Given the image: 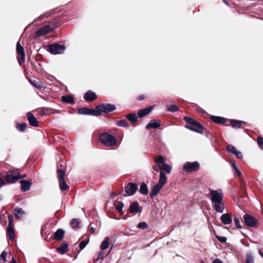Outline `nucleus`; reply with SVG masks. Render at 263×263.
I'll return each instance as SVG.
<instances>
[{"mask_svg":"<svg viewBox=\"0 0 263 263\" xmlns=\"http://www.w3.org/2000/svg\"><path fill=\"white\" fill-rule=\"evenodd\" d=\"M209 198L214 210L217 213L223 212L225 205L223 201V193L220 189L214 190L210 189Z\"/></svg>","mask_w":263,"mask_h":263,"instance_id":"obj_1","label":"nucleus"},{"mask_svg":"<svg viewBox=\"0 0 263 263\" xmlns=\"http://www.w3.org/2000/svg\"><path fill=\"white\" fill-rule=\"evenodd\" d=\"M167 179V178L165 173L163 172H160L158 182L151 189L149 194L151 198H153L158 194L159 191L166 183Z\"/></svg>","mask_w":263,"mask_h":263,"instance_id":"obj_2","label":"nucleus"},{"mask_svg":"<svg viewBox=\"0 0 263 263\" xmlns=\"http://www.w3.org/2000/svg\"><path fill=\"white\" fill-rule=\"evenodd\" d=\"M100 140L101 143L106 146L116 145L117 142L115 137L107 133H104L101 134Z\"/></svg>","mask_w":263,"mask_h":263,"instance_id":"obj_3","label":"nucleus"},{"mask_svg":"<svg viewBox=\"0 0 263 263\" xmlns=\"http://www.w3.org/2000/svg\"><path fill=\"white\" fill-rule=\"evenodd\" d=\"M5 179L7 183L12 184L17 182L21 177L17 171L10 170L7 172Z\"/></svg>","mask_w":263,"mask_h":263,"instance_id":"obj_4","label":"nucleus"},{"mask_svg":"<svg viewBox=\"0 0 263 263\" xmlns=\"http://www.w3.org/2000/svg\"><path fill=\"white\" fill-rule=\"evenodd\" d=\"M96 108L97 109L96 111H99L101 115L102 112L108 114L115 110L116 107L114 105L111 104L102 103L96 106Z\"/></svg>","mask_w":263,"mask_h":263,"instance_id":"obj_5","label":"nucleus"},{"mask_svg":"<svg viewBox=\"0 0 263 263\" xmlns=\"http://www.w3.org/2000/svg\"><path fill=\"white\" fill-rule=\"evenodd\" d=\"M49 51L52 54H61L64 52L65 47L59 44H52L48 46Z\"/></svg>","mask_w":263,"mask_h":263,"instance_id":"obj_6","label":"nucleus"},{"mask_svg":"<svg viewBox=\"0 0 263 263\" xmlns=\"http://www.w3.org/2000/svg\"><path fill=\"white\" fill-rule=\"evenodd\" d=\"M243 219L244 223L248 227L250 228H255L256 226L257 219L255 217L250 214H246L243 215Z\"/></svg>","mask_w":263,"mask_h":263,"instance_id":"obj_7","label":"nucleus"},{"mask_svg":"<svg viewBox=\"0 0 263 263\" xmlns=\"http://www.w3.org/2000/svg\"><path fill=\"white\" fill-rule=\"evenodd\" d=\"M78 113L79 115H92L97 117L100 116L99 111H96V110L94 109L87 107H82L79 109Z\"/></svg>","mask_w":263,"mask_h":263,"instance_id":"obj_8","label":"nucleus"},{"mask_svg":"<svg viewBox=\"0 0 263 263\" xmlns=\"http://www.w3.org/2000/svg\"><path fill=\"white\" fill-rule=\"evenodd\" d=\"M185 127L192 131L200 134H203L204 129L202 125L197 121H196L192 125H186L185 126Z\"/></svg>","mask_w":263,"mask_h":263,"instance_id":"obj_9","label":"nucleus"},{"mask_svg":"<svg viewBox=\"0 0 263 263\" xmlns=\"http://www.w3.org/2000/svg\"><path fill=\"white\" fill-rule=\"evenodd\" d=\"M16 51L21 56L20 58H17V60L19 64L21 65L25 61V54L24 48L21 46L20 41H18L16 44Z\"/></svg>","mask_w":263,"mask_h":263,"instance_id":"obj_10","label":"nucleus"},{"mask_svg":"<svg viewBox=\"0 0 263 263\" xmlns=\"http://www.w3.org/2000/svg\"><path fill=\"white\" fill-rule=\"evenodd\" d=\"M199 167L197 162H186L183 166V169L186 172H192L197 170Z\"/></svg>","mask_w":263,"mask_h":263,"instance_id":"obj_11","label":"nucleus"},{"mask_svg":"<svg viewBox=\"0 0 263 263\" xmlns=\"http://www.w3.org/2000/svg\"><path fill=\"white\" fill-rule=\"evenodd\" d=\"M138 190V185L135 183H128L125 187V193L128 196L133 195Z\"/></svg>","mask_w":263,"mask_h":263,"instance_id":"obj_12","label":"nucleus"},{"mask_svg":"<svg viewBox=\"0 0 263 263\" xmlns=\"http://www.w3.org/2000/svg\"><path fill=\"white\" fill-rule=\"evenodd\" d=\"M53 30V27H51L50 25L45 26L36 31V35L37 36H41L44 35L50 32Z\"/></svg>","mask_w":263,"mask_h":263,"instance_id":"obj_13","label":"nucleus"},{"mask_svg":"<svg viewBox=\"0 0 263 263\" xmlns=\"http://www.w3.org/2000/svg\"><path fill=\"white\" fill-rule=\"evenodd\" d=\"M97 95L91 90L87 91L84 96V99L87 102H91L97 99Z\"/></svg>","mask_w":263,"mask_h":263,"instance_id":"obj_14","label":"nucleus"},{"mask_svg":"<svg viewBox=\"0 0 263 263\" xmlns=\"http://www.w3.org/2000/svg\"><path fill=\"white\" fill-rule=\"evenodd\" d=\"M27 119L30 125L34 127H37L39 125L37 119L31 112L27 114Z\"/></svg>","mask_w":263,"mask_h":263,"instance_id":"obj_15","label":"nucleus"},{"mask_svg":"<svg viewBox=\"0 0 263 263\" xmlns=\"http://www.w3.org/2000/svg\"><path fill=\"white\" fill-rule=\"evenodd\" d=\"M161 125V122L159 120H157L155 119L151 120L146 125V129L149 128H158Z\"/></svg>","mask_w":263,"mask_h":263,"instance_id":"obj_16","label":"nucleus"},{"mask_svg":"<svg viewBox=\"0 0 263 263\" xmlns=\"http://www.w3.org/2000/svg\"><path fill=\"white\" fill-rule=\"evenodd\" d=\"M21 190L23 192L29 191L31 187V182L28 180H23L20 181Z\"/></svg>","mask_w":263,"mask_h":263,"instance_id":"obj_17","label":"nucleus"},{"mask_svg":"<svg viewBox=\"0 0 263 263\" xmlns=\"http://www.w3.org/2000/svg\"><path fill=\"white\" fill-rule=\"evenodd\" d=\"M155 162L158 165V167L160 170H162L163 166L164 165L165 163V159L164 157L160 155L158 157L155 158Z\"/></svg>","mask_w":263,"mask_h":263,"instance_id":"obj_18","label":"nucleus"},{"mask_svg":"<svg viewBox=\"0 0 263 263\" xmlns=\"http://www.w3.org/2000/svg\"><path fill=\"white\" fill-rule=\"evenodd\" d=\"M221 222L224 224H230L232 223V219L231 216L229 213L222 214L220 217Z\"/></svg>","mask_w":263,"mask_h":263,"instance_id":"obj_19","label":"nucleus"},{"mask_svg":"<svg viewBox=\"0 0 263 263\" xmlns=\"http://www.w3.org/2000/svg\"><path fill=\"white\" fill-rule=\"evenodd\" d=\"M129 211L130 213H136L141 212V208L137 202H134L130 205Z\"/></svg>","mask_w":263,"mask_h":263,"instance_id":"obj_20","label":"nucleus"},{"mask_svg":"<svg viewBox=\"0 0 263 263\" xmlns=\"http://www.w3.org/2000/svg\"><path fill=\"white\" fill-rule=\"evenodd\" d=\"M153 107L149 106L148 107L140 110L138 111V116L139 117H143L148 115L153 109Z\"/></svg>","mask_w":263,"mask_h":263,"instance_id":"obj_21","label":"nucleus"},{"mask_svg":"<svg viewBox=\"0 0 263 263\" xmlns=\"http://www.w3.org/2000/svg\"><path fill=\"white\" fill-rule=\"evenodd\" d=\"M211 119L217 124H224L227 122L226 118L219 116H211Z\"/></svg>","mask_w":263,"mask_h":263,"instance_id":"obj_22","label":"nucleus"},{"mask_svg":"<svg viewBox=\"0 0 263 263\" xmlns=\"http://www.w3.org/2000/svg\"><path fill=\"white\" fill-rule=\"evenodd\" d=\"M65 231L62 229H58L54 233L53 238L58 240H61L63 239Z\"/></svg>","mask_w":263,"mask_h":263,"instance_id":"obj_23","label":"nucleus"},{"mask_svg":"<svg viewBox=\"0 0 263 263\" xmlns=\"http://www.w3.org/2000/svg\"><path fill=\"white\" fill-rule=\"evenodd\" d=\"M61 100L63 102L69 103L71 105H73L75 103L74 101L73 98L69 95L63 96L61 98Z\"/></svg>","mask_w":263,"mask_h":263,"instance_id":"obj_24","label":"nucleus"},{"mask_svg":"<svg viewBox=\"0 0 263 263\" xmlns=\"http://www.w3.org/2000/svg\"><path fill=\"white\" fill-rule=\"evenodd\" d=\"M68 245L64 243L60 246V247L57 249V251L60 254H64L67 250Z\"/></svg>","mask_w":263,"mask_h":263,"instance_id":"obj_25","label":"nucleus"},{"mask_svg":"<svg viewBox=\"0 0 263 263\" xmlns=\"http://www.w3.org/2000/svg\"><path fill=\"white\" fill-rule=\"evenodd\" d=\"M230 122L231 126L235 128H240L241 125L243 123H245L244 121H242L235 120H232Z\"/></svg>","mask_w":263,"mask_h":263,"instance_id":"obj_26","label":"nucleus"},{"mask_svg":"<svg viewBox=\"0 0 263 263\" xmlns=\"http://www.w3.org/2000/svg\"><path fill=\"white\" fill-rule=\"evenodd\" d=\"M126 118L130 121L132 124L135 123L138 119L137 115L135 113L127 114L125 116Z\"/></svg>","mask_w":263,"mask_h":263,"instance_id":"obj_27","label":"nucleus"},{"mask_svg":"<svg viewBox=\"0 0 263 263\" xmlns=\"http://www.w3.org/2000/svg\"><path fill=\"white\" fill-rule=\"evenodd\" d=\"M139 192L143 195H147L148 193L147 185L144 183L142 182L140 186Z\"/></svg>","mask_w":263,"mask_h":263,"instance_id":"obj_28","label":"nucleus"},{"mask_svg":"<svg viewBox=\"0 0 263 263\" xmlns=\"http://www.w3.org/2000/svg\"><path fill=\"white\" fill-rule=\"evenodd\" d=\"M109 238L106 237L104 238L103 241L102 242L100 248L102 250H105L109 247Z\"/></svg>","mask_w":263,"mask_h":263,"instance_id":"obj_29","label":"nucleus"},{"mask_svg":"<svg viewBox=\"0 0 263 263\" xmlns=\"http://www.w3.org/2000/svg\"><path fill=\"white\" fill-rule=\"evenodd\" d=\"M14 211L15 212V216L16 218L20 219L22 218L24 214V212L21 208H16L14 209Z\"/></svg>","mask_w":263,"mask_h":263,"instance_id":"obj_30","label":"nucleus"},{"mask_svg":"<svg viewBox=\"0 0 263 263\" xmlns=\"http://www.w3.org/2000/svg\"><path fill=\"white\" fill-rule=\"evenodd\" d=\"M7 233L11 240L14 239L15 234L13 229V227H8L7 228Z\"/></svg>","mask_w":263,"mask_h":263,"instance_id":"obj_31","label":"nucleus"},{"mask_svg":"<svg viewBox=\"0 0 263 263\" xmlns=\"http://www.w3.org/2000/svg\"><path fill=\"white\" fill-rule=\"evenodd\" d=\"M29 82L32 85L37 88H41L43 87V83L40 81L30 79L29 80Z\"/></svg>","mask_w":263,"mask_h":263,"instance_id":"obj_32","label":"nucleus"},{"mask_svg":"<svg viewBox=\"0 0 263 263\" xmlns=\"http://www.w3.org/2000/svg\"><path fill=\"white\" fill-rule=\"evenodd\" d=\"M116 124L118 126L123 127H127L129 126L128 123L124 119L117 121L116 123Z\"/></svg>","mask_w":263,"mask_h":263,"instance_id":"obj_33","label":"nucleus"},{"mask_svg":"<svg viewBox=\"0 0 263 263\" xmlns=\"http://www.w3.org/2000/svg\"><path fill=\"white\" fill-rule=\"evenodd\" d=\"M80 223V220L78 218H74L71 221V226L73 229L78 228Z\"/></svg>","mask_w":263,"mask_h":263,"instance_id":"obj_34","label":"nucleus"},{"mask_svg":"<svg viewBox=\"0 0 263 263\" xmlns=\"http://www.w3.org/2000/svg\"><path fill=\"white\" fill-rule=\"evenodd\" d=\"M246 263H254V257L251 253H248L246 257Z\"/></svg>","mask_w":263,"mask_h":263,"instance_id":"obj_35","label":"nucleus"},{"mask_svg":"<svg viewBox=\"0 0 263 263\" xmlns=\"http://www.w3.org/2000/svg\"><path fill=\"white\" fill-rule=\"evenodd\" d=\"M65 172L61 169L58 170V177L59 181L64 180L65 178Z\"/></svg>","mask_w":263,"mask_h":263,"instance_id":"obj_36","label":"nucleus"},{"mask_svg":"<svg viewBox=\"0 0 263 263\" xmlns=\"http://www.w3.org/2000/svg\"><path fill=\"white\" fill-rule=\"evenodd\" d=\"M59 181V186L61 190L62 191H66L68 188V185H67L66 182L64 180H61Z\"/></svg>","mask_w":263,"mask_h":263,"instance_id":"obj_37","label":"nucleus"},{"mask_svg":"<svg viewBox=\"0 0 263 263\" xmlns=\"http://www.w3.org/2000/svg\"><path fill=\"white\" fill-rule=\"evenodd\" d=\"M178 109H179V108L177 106V105H174V104L170 105L168 106L167 107V110L168 111H170L172 112H176V111H178Z\"/></svg>","mask_w":263,"mask_h":263,"instance_id":"obj_38","label":"nucleus"},{"mask_svg":"<svg viewBox=\"0 0 263 263\" xmlns=\"http://www.w3.org/2000/svg\"><path fill=\"white\" fill-rule=\"evenodd\" d=\"M27 127V124L26 123H20L17 124L16 125V128L20 132H24L25 130Z\"/></svg>","mask_w":263,"mask_h":263,"instance_id":"obj_39","label":"nucleus"},{"mask_svg":"<svg viewBox=\"0 0 263 263\" xmlns=\"http://www.w3.org/2000/svg\"><path fill=\"white\" fill-rule=\"evenodd\" d=\"M89 238L87 237V240H82L79 244L80 250H82L89 242Z\"/></svg>","mask_w":263,"mask_h":263,"instance_id":"obj_40","label":"nucleus"},{"mask_svg":"<svg viewBox=\"0 0 263 263\" xmlns=\"http://www.w3.org/2000/svg\"><path fill=\"white\" fill-rule=\"evenodd\" d=\"M227 150L229 152L233 154H235L236 151H237L235 146L232 145H229L227 146Z\"/></svg>","mask_w":263,"mask_h":263,"instance_id":"obj_41","label":"nucleus"},{"mask_svg":"<svg viewBox=\"0 0 263 263\" xmlns=\"http://www.w3.org/2000/svg\"><path fill=\"white\" fill-rule=\"evenodd\" d=\"M172 166L170 165L167 164L166 163L163 165L162 171H165L166 173L170 174L172 171ZM162 171V170H161ZM162 172V171H161Z\"/></svg>","mask_w":263,"mask_h":263,"instance_id":"obj_42","label":"nucleus"},{"mask_svg":"<svg viewBox=\"0 0 263 263\" xmlns=\"http://www.w3.org/2000/svg\"><path fill=\"white\" fill-rule=\"evenodd\" d=\"M183 119L188 123H189L190 124V125H192L194 124V123L196 121V120H194V119H193L190 117H187V116H184L183 117Z\"/></svg>","mask_w":263,"mask_h":263,"instance_id":"obj_43","label":"nucleus"},{"mask_svg":"<svg viewBox=\"0 0 263 263\" xmlns=\"http://www.w3.org/2000/svg\"><path fill=\"white\" fill-rule=\"evenodd\" d=\"M137 228L144 230L147 228V224L145 222H141L137 225Z\"/></svg>","mask_w":263,"mask_h":263,"instance_id":"obj_44","label":"nucleus"},{"mask_svg":"<svg viewBox=\"0 0 263 263\" xmlns=\"http://www.w3.org/2000/svg\"><path fill=\"white\" fill-rule=\"evenodd\" d=\"M233 220L236 227H237L238 229H241L242 227L241 226L239 218L237 217H235L234 218Z\"/></svg>","mask_w":263,"mask_h":263,"instance_id":"obj_45","label":"nucleus"},{"mask_svg":"<svg viewBox=\"0 0 263 263\" xmlns=\"http://www.w3.org/2000/svg\"><path fill=\"white\" fill-rule=\"evenodd\" d=\"M216 237L220 242L222 243H226L227 240V238L224 236H220L218 235H216Z\"/></svg>","mask_w":263,"mask_h":263,"instance_id":"obj_46","label":"nucleus"},{"mask_svg":"<svg viewBox=\"0 0 263 263\" xmlns=\"http://www.w3.org/2000/svg\"><path fill=\"white\" fill-rule=\"evenodd\" d=\"M257 143L259 147L263 149V138L258 137L257 138Z\"/></svg>","mask_w":263,"mask_h":263,"instance_id":"obj_47","label":"nucleus"},{"mask_svg":"<svg viewBox=\"0 0 263 263\" xmlns=\"http://www.w3.org/2000/svg\"><path fill=\"white\" fill-rule=\"evenodd\" d=\"M9 224L8 227H13V216L12 215L8 216Z\"/></svg>","mask_w":263,"mask_h":263,"instance_id":"obj_48","label":"nucleus"},{"mask_svg":"<svg viewBox=\"0 0 263 263\" xmlns=\"http://www.w3.org/2000/svg\"><path fill=\"white\" fill-rule=\"evenodd\" d=\"M6 253L3 251L1 254V258L4 260V262L6 261Z\"/></svg>","mask_w":263,"mask_h":263,"instance_id":"obj_49","label":"nucleus"},{"mask_svg":"<svg viewBox=\"0 0 263 263\" xmlns=\"http://www.w3.org/2000/svg\"><path fill=\"white\" fill-rule=\"evenodd\" d=\"M234 155H236V157L239 159H241L243 157V155H242L241 152H240L238 151H237Z\"/></svg>","mask_w":263,"mask_h":263,"instance_id":"obj_50","label":"nucleus"},{"mask_svg":"<svg viewBox=\"0 0 263 263\" xmlns=\"http://www.w3.org/2000/svg\"><path fill=\"white\" fill-rule=\"evenodd\" d=\"M234 155H236V157L239 159H241L243 157V155H242L241 152H240L238 151H237Z\"/></svg>","mask_w":263,"mask_h":263,"instance_id":"obj_51","label":"nucleus"},{"mask_svg":"<svg viewBox=\"0 0 263 263\" xmlns=\"http://www.w3.org/2000/svg\"><path fill=\"white\" fill-rule=\"evenodd\" d=\"M123 204H121V205H118V206H117L116 207V209H117V210L119 212L121 213V212H122V208H123Z\"/></svg>","mask_w":263,"mask_h":263,"instance_id":"obj_52","label":"nucleus"},{"mask_svg":"<svg viewBox=\"0 0 263 263\" xmlns=\"http://www.w3.org/2000/svg\"><path fill=\"white\" fill-rule=\"evenodd\" d=\"M6 183V182L5 181V180L2 179V178H0V188L3 186L4 184H5Z\"/></svg>","mask_w":263,"mask_h":263,"instance_id":"obj_53","label":"nucleus"},{"mask_svg":"<svg viewBox=\"0 0 263 263\" xmlns=\"http://www.w3.org/2000/svg\"><path fill=\"white\" fill-rule=\"evenodd\" d=\"M231 164L232 165V167L235 170H237L238 168L236 165L235 162L234 161H231Z\"/></svg>","mask_w":263,"mask_h":263,"instance_id":"obj_54","label":"nucleus"},{"mask_svg":"<svg viewBox=\"0 0 263 263\" xmlns=\"http://www.w3.org/2000/svg\"><path fill=\"white\" fill-rule=\"evenodd\" d=\"M89 230L92 234H94L95 233V230L93 227H91L90 226V227L89 228Z\"/></svg>","mask_w":263,"mask_h":263,"instance_id":"obj_55","label":"nucleus"},{"mask_svg":"<svg viewBox=\"0 0 263 263\" xmlns=\"http://www.w3.org/2000/svg\"><path fill=\"white\" fill-rule=\"evenodd\" d=\"M101 263L100 261V257L98 256L97 258L93 259V263Z\"/></svg>","mask_w":263,"mask_h":263,"instance_id":"obj_56","label":"nucleus"},{"mask_svg":"<svg viewBox=\"0 0 263 263\" xmlns=\"http://www.w3.org/2000/svg\"><path fill=\"white\" fill-rule=\"evenodd\" d=\"M213 263H223L219 259H215L213 261Z\"/></svg>","mask_w":263,"mask_h":263,"instance_id":"obj_57","label":"nucleus"},{"mask_svg":"<svg viewBox=\"0 0 263 263\" xmlns=\"http://www.w3.org/2000/svg\"><path fill=\"white\" fill-rule=\"evenodd\" d=\"M45 17H47L46 15H41L40 16H39V17H37V18H36L35 20V21H37L39 19H41V18H43Z\"/></svg>","mask_w":263,"mask_h":263,"instance_id":"obj_58","label":"nucleus"},{"mask_svg":"<svg viewBox=\"0 0 263 263\" xmlns=\"http://www.w3.org/2000/svg\"><path fill=\"white\" fill-rule=\"evenodd\" d=\"M235 171L237 175V176H241V173L240 172V171L238 168H237V170H236Z\"/></svg>","mask_w":263,"mask_h":263,"instance_id":"obj_59","label":"nucleus"},{"mask_svg":"<svg viewBox=\"0 0 263 263\" xmlns=\"http://www.w3.org/2000/svg\"><path fill=\"white\" fill-rule=\"evenodd\" d=\"M153 170L154 171H155V172H157V173L159 172V170H158V169L157 168V166H156V165H154V166H153Z\"/></svg>","mask_w":263,"mask_h":263,"instance_id":"obj_60","label":"nucleus"},{"mask_svg":"<svg viewBox=\"0 0 263 263\" xmlns=\"http://www.w3.org/2000/svg\"><path fill=\"white\" fill-rule=\"evenodd\" d=\"M144 95H141V96H140L138 97V100L139 101H142V100H144Z\"/></svg>","mask_w":263,"mask_h":263,"instance_id":"obj_61","label":"nucleus"},{"mask_svg":"<svg viewBox=\"0 0 263 263\" xmlns=\"http://www.w3.org/2000/svg\"><path fill=\"white\" fill-rule=\"evenodd\" d=\"M258 253L261 256V257L263 258V252H261L259 249H258Z\"/></svg>","mask_w":263,"mask_h":263,"instance_id":"obj_62","label":"nucleus"},{"mask_svg":"<svg viewBox=\"0 0 263 263\" xmlns=\"http://www.w3.org/2000/svg\"><path fill=\"white\" fill-rule=\"evenodd\" d=\"M199 111L200 112H201V113H202V114H205V111L204 109H202V108L199 109Z\"/></svg>","mask_w":263,"mask_h":263,"instance_id":"obj_63","label":"nucleus"},{"mask_svg":"<svg viewBox=\"0 0 263 263\" xmlns=\"http://www.w3.org/2000/svg\"><path fill=\"white\" fill-rule=\"evenodd\" d=\"M103 250L100 251L99 253V254H98V256L100 257L101 256H102L103 254Z\"/></svg>","mask_w":263,"mask_h":263,"instance_id":"obj_64","label":"nucleus"}]
</instances>
